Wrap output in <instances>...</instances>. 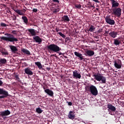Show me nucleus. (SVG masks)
Wrapping results in <instances>:
<instances>
[{"mask_svg":"<svg viewBox=\"0 0 124 124\" xmlns=\"http://www.w3.org/2000/svg\"><path fill=\"white\" fill-rule=\"evenodd\" d=\"M4 35H6L7 37H0V39L2 40H5L7 42H17V41H18V39L14 37L13 34L10 33H5Z\"/></svg>","mask_w":124,"mask_h":124,"instance_id":"1","label":"nucleus"},{"mask_svg":"<svg viewBox=\"0 0 124 124\" xmlns=\"http://www.w3.org/2000/svg\"><path fill=\"white\" fill-rule=\"evenodd\" d=\"M85 90L86 92H89L91 93L93 95L96 96L98 94V91H97V88L95 86L92 85L90 86H87L85 87Z\"/></svg>","mask_w":124,"mask_h":124,"instance_id":"2","label":"nucleus"},{"mask_svg":"<svg viewBox=\"0 0 124 124\" xmlns=\"http://www.w3.org/2000/svg\"><path fill=\"white\" fill-rule=\"evenodd\" d=\"M93 77H94V79H95L96 81H98L99 82L101 81V84L106 83V78L103 77V76H102V75L99 73L94 74Z\"/></svg>","mask_w":124,"mask_h":124,"instance_id":"3","label":"nucleus"},{"mask_svg":"<svg viewBox=\"0 0 124 124\" xmlns=\"http://www.w3.org/2000/svg\"><path fill=\"white\" fill-rule=\"evenodd\" d=\"M47 48L48 51H51V52H54L55 53H58L62 50L58 45L54 44L47 46Z\"/></svg>","mask_w":124,"mask_h":124,"instance_id":"4","label":"nucleus"},{"mask_svg":"<svg viewBox=\"0 0 124 124\" xmlns=\"http://www.w3.org/2000/svg\"><path fill=\"white\" fill-rule=\"evenodd\" d=\"M112 14L117 16V17H121L122 15V9L120 8H115L112 9Z\"/></svg>","mask_w":124,"mask_h":124,"instance_id":"5","label":"nucleus"},{"mask_svg":"<svg viewBox=\"0 0 124 124\" xmlns=\"http://www.w3.org/2000/svg\"><path fill=\"white\" fill-rule=\"evenodd\" d=\"M0 94H3V95L0 96V99H1L2 98H5V97H7L9 95L8 94V92L4 90L3 89H0Z\"/></svg>","mask_w":124,"mask_h":124,"instance_id":"6","label":"nucleus"},{"mask_svg":"<svg viewBox=\"0 0 124 124\" xmlns=\"http://www.w3.org/2000/svg\"><path fill=\"white\" fill-rule=\"evenodd\" d=\"M105 21L106 23L108 24V25H115V20L112 19L111 18V16H107L105 18Z\"/></svg>","mask_w":124,"mask_h":124,"instance_id":"7","label":"nucleus"},{"mask_svg":"<svg viewBox=\"0 0 124 124\" xmlns=\"http://www.w3.org/2000/svg\"><path fill=\"white\" fill-rule=\"evenodd\" d=\"M122 65H123V64H122V61L120 60H118V63L117 62H114V66L118 69L122 68Z\"/></svg>","mask_w":124,"mask_h":124,"instance_id":"8","label":"nucleus"},{"mask_svg":"<svg viewBox=\"0 0 124 124\" xmlns=\"http://www.w3.org/2000/svg\"><path fill=\"white\" fill-rule=\"evenodd\" d=\"M73 78L76 79H81V74L78 73V71L75 70L73 71Z\"/></svg>","mask_w":124,"mask_h":124,"instance_id":"9","label":"nucleus"},{"mask_svg":"<svg viewBox=\"0 0 124 124\" xmlns=\"http://www.w3.org/2000/svg\"><path fill=\"white\" fill-rule=\"evenodd\" d=\"M108 35H109L112 38H116V37H117V35H118V32L115 31H111L108 33Z\"/></svg>","mask_w":124,"mask_h":124,"instance_id":"10","label":"nucleus"},{"mask_svg":"<svg viewBox=\"0 0 124 124\" xmlns=\"http://www.w3.org/2000/svg\"><path fill=\"white\" fill-rule=\"evenodd\" d=\"M74 54L76 57H78V58H79L80 61H82V60H85V58H84V56H83V54L76 51L74 52Z\"/></svg>","mask_w":124,"mask_h":124,"instance_id":"11","label":"nucleus"},{"mask_svg":"<svg viewBox=\"0 0 124 124\" xmlns=\"http://www.w3.org/2000/svg\"><path fill=\"white\" fill-rule=\"evenodd\" d=\"M45 93H47L48 95H49V96H54V92L52 90H50L49 89H46L45 90Z\"/></svg>","mask_w":124,"mask_h":124,"instance_id":"12","label":"nucleus"},{"mask_svg":"<svg viewBox=\"0 0 124 124\" xmlns=\"http://www.w3.org/2000/svg\"><path fill=\"white\" fill-rule=\"evenodd\" d=\"M0 52L2 54V56H4V55H8V52H7V50L5 48H0Z\"/></svg>","mask_w":124,"mask_h":124,"instance_id":"13","label":"nucleus"},{"mask_svg":"<svg viewBox=\"0 0 124 124\" xmlns=\"http://www.w3.org/2000/svg\"><path fill=\"white\" fill-rule=\"evenodd\" d=\"M108 108L109 110H111L112 112H115L116 111V107L112 105L111 104H108Z\"/></svg>","mask_w":124,"mask_h":124,"instance_id":"14","label":"nucleus"},{"mask_svg":"<svg viewBox=\"0 0 124 124\" xmlns=\"http://www.w3.org/2000/svg\"><path fill=\"white\" fill-rule=\"evenodd\" d=\"M8 115H10V111L7 110L2 111L0 114V116H1V117H4V116H8Z\"/></svg>","mask_w":124,"mask_h":124,"instance_id":"15","label":"nucleus"},{"mask_svg":"<svg viewBox=\"0 0 124 124\" xmlns=\"http://www.w3.org/2000/svg\"><path fill=\"white\" fill-rule=\"evenodd\" d=\"M14 11L16 12V13H17L18 15H20L21 16H24V15H25V14H24V11H23V10L15 9L14 10Z\"/></svg>","mask_w":124,"mask_h":124,"instance_id":"16","label":"nucleus"},{"mask_svg":"<svg viewBox=\"0 0 124 124\" xmlns=\"http://www.w3.org/2000/svg\"><path fill=\"white\" fill-rule=\"evenodd\" d=\"M33 38V40H35V42H37V43H41V42H42V39H41L38 36H35Z\"/></svg>","mask_w":124,"mask_h":124,"instance_id":"17","label":"nucleus"},{"mask_svg":"<svg viewBox=\"0 0 124 124\" xmlns=\"http://www.w3.org/2000/svg\"><path fill=\"white\" fill-rule=\"evenodd\" d=\"M110 1L112 4V7H118L120 5V4L117 2L115 0H110Z\"/></svg>","mask_w":124,"mask_h":124,"instance_id":"18","label":"nucleus"},{"mask_svg":"<svg viewBox=\"0 0 124 124\" xmlns=\"http://www.w3.org/2000/svg\"><path fill=\"white\" fill-rule=\"evenodd\" d=\"M10 48L12 52L14 54H16V52H18V49L14 46H10Z\"/></svg>","mask_w":124,"mask_h":124,"instance_id":"19","label":"nucleus"},{"mask_svg":"<svg viewBox=\"0 0 124 124\" xmlns=\"http://www.w3.org/2000/svg\"><path fill=\"white\" fill-rule=\"evenodd\" d=\"M25 72L26 74H28V75H33V73L31 70V69L29 68H27L25 69Z\"/></svg>","mask_w":124,"mask_h":124,"instance_id":"20","label":"nucleus"},{"mask_svg":"<svg viewBox=\"0 0 124 124\" xmlns=\"http://www.w3.org/2000/svg\"><path fill=\"white\" fill-rule=\"evenodd\" d=\"M72 113H73V111H70L68 115V118L70 120H74L75 119V115L72 114Z\"/></svg>","mask_w":124,"mask_h":124,"instance_id":"21","label":"nucleus"},{"mask_svg":"<svg viewBox=\"0 0 124 124\" xmlns=\"http://www.w3.org/2000/svg\"><path fill=\"white\" fill-rule=\"evenodd\" d=\"M61 21H62V22H69L70 19H69V17H68V16H64L63 17H62Z\"/></svg>","mask_w":124,"mask_h":124,"instance_id":"22","label":"nucleus"},{"mask_svg":"<svg viewBox=\"0 0 124 124\" xmlns=\"http://www.w3.org/2000/svg\"><path fill=\"white\" fill-rule=\"evenodd\" d=\"M86 54L88 55V56H89L90 57H92L94 55V51L93 50H87L86 51Z\"/></svg>","mask_w":124,"mask_h":124,"instance_id":"23","label":"nucleus"},{"mask_svg":"<svg viewBox=\"0 0 124 124\" xmlns=\"http://www.w3.org/2000/svg\"><path fill=\"white\" fill-rule=\"evenodd\" d=\"M29 32L31 34V35L32 36H34L36 34V32H35V31L34 29H29L28 30Z\"/></svg>","mask_w":124,"mask_h":124,"instance_id":"24","label":"nucleus"},{"mask_svg":"<svg viewBox=\"0 0 124 124\" xmlns=\"http://www.w3.org/2000/svg\"><path fill=\"white\" fill-rule=\"evenodd\" d=\"M94 31H95V27L93 25H91L89 29L88 30V31L93 32Z\"/></svg>","mask_w":124,"mask_h":124,"instance_id":"25","label":"nucleus"},{"mask_svg":"<svg viewBox=\"0 0 124 124\" xmlns=\"http://www.w3.org/2000/svg\"><path fill=\"white\" fill-rule=\"evenodd\" d=\"M22 52L23 53H24V54H26V55H31V52L30 51L24 48L21 50Z\"/></svg>","mask_w":124,"mask_h":124,"instance_id":"26","label":"nucleus"},{"mask_svg":"<svg viewBox=\"0 0 124 124\" xmlns=\"http://www.w3.org/2000/svg\"><path fill=\"white\" fill-rule=\"evenodd\" d=\"M114 45H120L121 44V41L119 40L118 39H115L114 40Z\"/></svg>","mask_w":124,"mask_h":124,"instance_id":"27","label":"nucleus"},{"mask_svg":"<svg viewBox=\"0 0 124 124\" xmlns=\"http://www.w3.org/2000/svg\"><path fill=\"white\" fill-rule=\"evenodd\" d=\"M22 19L23 20L24 23L25 24H28L29 22V19H28V17H27V16H22Z\"/></svg>","mask_w":124,"mask_h":124,"instance_id":"28","label":"nucleus"},{"mask_svg":"<svg viewBox=\"0 0 124 124\" xmlns=\"http://www.w3.org/2000/svg\"><path fill=\"white\" fill-rule=\"evenodd\" d=\"M7 62V60L6 59L3 58V59H0V63H2V64H5Z\"/></svg>","mask_w":124,"mask_h":124,"instance_id":"29","label":"nucleus"},{"mask_svg":"<svg viewBox=\"0 0 124 124\" xmlns=\"http://www.w3.org/2000/svg\"><path fill=\"white\" fill-rule=\"evenodd\" d=\"M35 64L38 66L39 69H41V68H42V65H41V63H40V62H35Z\"/></svg>","mask_w":124,"mask_h":124,"instance_id":"30","label":"nucleus"},{"mask_svg":"<svg viewBox=\"0 0 124 124\" xmlns=\"http://www.w3.org/2000/svg\"><path fill=\"white\" fill-rule=\"evenodd\" d=\"M36 112L38 114H41L43 112V110L41 109L40 108H38L36 109Z\"/></svg>","mask_w":124,"mask_h":124,"instance_id":"31","label":"nucleus"},{"mask_svg":"<svg viewBox=\"0 0 124 124\" xmlns=\"http://www.w3.org/2000/svg\"><path fill=\"white\" fill-rule=\"evenodd\" d=\"M59 34L60 35V36H62L63 38H65L66 36L64 34H63L62 32H58Z\"/></svg>","mask_w":124,"mask_h":124,"instance_id":"32","label":"nucleus"},{"mask_svg":"<svg viewBox=\"0 0 124 124\" xmlns=\"http://www.w3.org/2000/svg\"><path fill=\"white\" fill-rule=\"evenodd\" d=\"M15 78H16V81H18V82H21V80H20V78H19V76H18V75H15Z\"/></svg>","mask_w":124,"mask_h":124,"instance_id":"33","label":"nucleus"},{"mask_svg":"<svg viewBox=\"0 0 124 124\" xmlns=\"http://www.w3.org/2000/svg\"><path fill=\"white\" fill-rule=\"evenodd\" d=\"M59 11H60L59 8L55 9L54 10V11H53V13H58V12H59Z\"/></svg>","mask_w":124,"mask_h":124,"instance_id":"34","label":"nucleus"},{"mask_svg":"<svg viewBox=\"0 0 124 124\" xmlns=\"http://www.w3.org/2000/svg\"><path fill=\"white\" fill-rule=\"evenodd\" d=\"M81 6L80 4H77L75 5V7H76L77 8H79L80 9L81 8Z\"/></svg>","mask_w":124,"mask_h":124,"instance_id":"35","label":"nucleus"},{"mask_svg":"<svg viewBox=\"0 0 124 124\" xmlns=\"http://www.w3.org/2000/svg\"><path fill=\"white\" fill-rule=\"evenodd\" d=\"M12 34H15V35H17V31H13L12 32Z\"/></svg>","mask_w":124,"mask_h":124,"instance_id":"36","label":"nucleus"},{"mask_svg":"<svg viewBox=\"0 0 124 124\" xmlns=\"http://www.w3.org/2000/svg\"><path fill=\"white\" fill-rule=\"evenodd\" d=\"M103 31V29H99L98 31H97V32L98 33H100L102 32Z\"/></svg>","mask_w":124,"mask_h":124,"instance_id":"37","label":"nucleus"},{"mask_svg":"<svg viewBox=\"0 0 124 124\" xmlns=\"http://www.w3.org/2000/svg\"><path fill=\"white\" fill-rule=\"evenodd\" d=\"M0 25L1 27H6V24L5 23H1Z\"/></svg>","mask_w":124,"mask_h":124,"instance_id":"38","label":"nucleus"},{"mask_svg":"<svg viewBox=\"0 0 124 124\" xmlns=\"http://www.w3.org/2000/svg\"><path fill=\"white\" fill-rule=\"evenodd\" d=\"M67 103H68L69 106H71L72 105V103L71 102H67Z\"/></svg>","mask_w":124,"mask_h":124,"instance_id":"39","label":"nucleus"},{"mask_svg":"<svg viewBox=\"0 0 124 124\" xmlns=\"http://www.w3.org/2000/svg\"><path fill=\"white\" fill-rule=\"evenodd\" d=\"M53 2H58V3H60V1L59 0H53Z\"/></svg>","mask_w":124,"mask_h":124,"instance_id":"40","label":"nucleus"},{"mask_svg":"<svg viewBox=\"0 0 124 124\" xmlns=\"http://www.w3.org/2000/svg\"><path fill=\"white\" fill-rule=\"evenodd\" d=\"M33 12H37V9H33L32 10Z\"/></svg>","mask_w":124,"mask_h":124,"instance_id":"41","label":"nucleus"},{"mask_svg":"<svg viewBox=\"0 0 124 124\" xmlns=\"http://www.w3.org/2000/svg\"><path fill=\"white\" fill-rule=\"evenodd\" d=\"M68 40H69V38L66 37V38H65V41H68Z\"/></svg>","mask_w":124,"mask_h":124,"instance_id":"42","label":"nucleus"},{"mask_svg":"<svg viewBox=\"0 0 124 124\" xmlns=\"http://www.w3.org/2000/svg\"><path fill=\"white\" fill-rule=\"evenodd\" d=\"M2 84H3L2 81L1 80H0V86H1V85H2Z\"/></svg>","mask_w":124,"mask_h":124,"instance_id":"43","label":"nucleus"},{"mask_svg":"<svg viewBox=\"0 0 124 124\" xmlns=\"http://www.w3.org/2000/svg\"><path fill=\"white\" fill-rule=\"evenodd\" d=\"M93 1H94L95 2H99L98 0H93Z\"/></svg>","mask_w":124,"mask_h":124,"instance_id":"44","label":"nucleus"},{"mask_svg":"<svg viewBox=\"0 0 124 124\" xmlns=\"http://www.w3.org/2000/svg\"><path fill=\"white\" fill-rule=\"evenodd\" d=\"M105 33L107 34H109V31H105Z\"/></svg>","mask_w":124,"mask_h":124,"instance_id":"45","label":"nucleus"},{"mask_svg":"<svg viewBox=\"0 0 124 124\" xmlns=\"http://www.w3.org/2000/svg\"><path fill=\"white\" fill-rule=\"evenodd\" d=\"M23 64H24V65H25V66H26V65H28V64H27V62H25L23 63Z\"/></svg>","mask_w":124,"mask_h":124,"instance_id":"46","label":"nucleus"},{"mask_svg":"<svg viewBox=\"0 0 124 124\" xmlns=\"http://www.w3.org/2000/svg\"><path fill=\"white\" fill-rule=\"evenodd\" d=\"M23 10H24L23 11V13H24V14H25V13H26V11H27V10L24 9Z\"/></svg>","mask_w":124,"mask_h":124,"instance_id":"47","label":"nucleus"},{"mask_svg":"<svg viewBox=\"0 0 124 124\" xmlns=\"http://www.w3.org/2000/svg\"><path fill=\"white\" fill-rule=\"evenodd\" d=\"M94 38H96L97 39H98V38H99V37H98L97 36H94Z\"/></svg>","mask_w":124,"mask_h":124,"instance_id":"48","label":"nucleus"},{"mask_svg":"<svg viewBox=\"0 0 124 124\" xmlns=\"http://www.w3.org/2000/svg\"><path fill=\"white\" fill-rule=\"evenodd\" d=\"M59 56H61V55H63V53H62V52H60V53H59Z\"/></svg>","mask_w":124,"mask_h":124,"instance_id":"49","label":"nucleus"},{"mask_svg":"<svg viewBox=\"0 0 124 124\" xmlns=\"http://www.w3.org/2000/svg\"><path fill=\"white\" fill-rule=\"evenodd\" d=\"M56 31H57V32H59V29L56 28Z\"/></svg>","mask_w":124,"mask_h":124,"instance_id":"50","label":"nucleus"},{"mask_svg":"<svg viewBox=\"0 0 124 124\" xmlns=\"http://www.w3.org/2000/svg\"><path fill=\"white\" fill-rule=\"evenodd\" d=\"M46 69L49 71V70H50L51 68L47 67V68H46Z\"/></svg>","mask_w":124,"mask_h":124,"instance_id":"51","label":"nucleus"},{"mask_svg":"<svg viewBox=\"0 0 124 124\" xmlns=\"http://www.w3.org/2000/svg\"><path fill=\"white\" fill-rule=\"evenodd\" d=\"M16 16H15V18H13V20H16Z\"/></svg>","mask_w":124,"mask_h":124,"instance_id":"52","label":"nucleus"},{"mask_svg":"<svg viewBox=\"0 0 124 124\" xmlns=\"http://www.w3.org/2000/svg\"><path fill=\"white\" fill-rule=\"evenodd\" d=\"M64 58H65V59H67V56H64Z\"/></svg>","mask_w":124,"mask_h":124,"instance_id":"53","label":"nucleus"},{"mask_svg":"<svg viewBox=\"0 0 124 124\" xmlns=\"http://www.w3.org/2000/svg\"><path fill=\"white\" fill-rule=\"evenodd\" d=\"M43 89H44V90H46L45 89V86H43Z\"/></svg>","mask_w":124,"mask_h":124,"instance_id":"54","label":"nucleus"},{"mask_svg":"<svg viewBox=\"0 0 124 124\" xmlns=\"http://www.w3.org/2000/svg\"><path fill=\"white\" fill-rule=\"evenodd\" d=\"M52 56L54 57V56H55V55H54V54H53V55H52Z\"/></svg>","mask_w":124,"mask_h":124,"instance_id":"55","label":"nucleus"},{"mask_svg":"<svg viewBox=\"0 0 124 124\" xmlns=\"http://www.w3.org/2000/svg\"><path fill=\"white\" fill-rule=\"evenodd\" d=\"M96 10H98V8H96Z\"/></svg>","mask_w":124,"mask_h":124,"instance_id":"56","label":"nucleus"}]
</instances>
